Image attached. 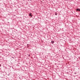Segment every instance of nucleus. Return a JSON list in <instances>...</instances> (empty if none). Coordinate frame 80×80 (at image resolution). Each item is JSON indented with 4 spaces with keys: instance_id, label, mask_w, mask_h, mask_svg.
I'll use <instances>...</instances> for the list:
<instances>
[{
    "instance_id": "obj_5",
    "label": "nucleus",
    "mask_w": 80,
    "mask_h": 80,
    "mask_svg": "<svg viewBox=\"0 0 80 80\" xmlns=\"http://www.w3.org/2000/svg\"><path fill=\"white\" fill-rule=\"evenodd\" d=\"M1 67V64L0 65V67Z\"/></svg>"
},
{
    "instance_id": "obj_4",
    "label": "nucleus",
    "mask_w": 80,
    "mask_h": 80,
    "mask_svg": "<svg viewBox=\"0 0 80 80\" xmlns=\"http://www.w3.org/2000/svg\"><path fill=\"white\" fill-rule=\"evenodd\" d=\"M29 16H30L31 17H32V15H31V14H29Z\"/></svg>"
},
{
    "instance_id": "obj_3",
    "label": "nucleus",
    "mask_w": 80,
    "mask_h": 80,
    "mask_svg": "<svg viewBox=\"0 0 80 80\" xmlns=\"http://www.w3.org/2000/svg\"><path fill=\"white\" fill-rule=\"evenodd\" d=\"M58 14V13H57V12H56L55 13V15H57Z\"/></svg>"
},
{
    "instance_id": "obj_1",
    "label": "nucleus",
    "mask_w": 80,
    "mask_h": 80,
    "mask_svg": "<svg viewBox=\"0 0 80 80\" xmlns=\"http://www.w3.org/2000/svg\"><path fill=\"white\" fill-rule=\"evenodd\" d=\"M76 10L77 11H78L79 12H80V9H79V8L77 9Z\"/></svg>"
},
{
    "instance_id": "obj_2",
    "label": "nucleus",
    "mask_w": 80,
    "mask_h": 80,
    "mask_svg": "<svg viewBox=\"0 0 80 80\" xmlns=\"http://www.w3.org/2000/svg\"><path fill=\"white\" fill-rule=\"evenodd\" d=\"M54 42L53 41H51V42H52V44L53 43H54Z\"/></svg>"
},
{
    "instance_id": "obj_6",
    "label": "nucleus",
    "mask_w": 80,
    "mask_h": 80,
    "mask_svg": "<svg viewBox=\"0 0 80 80\" xmlns=\"http://www.w3.org/2000/svg\"><path fill=\"white\" fill-rule=\"evenodd\" d=\"M10 67H12V66H11Z\"/></svg>"
}]
</instances>
